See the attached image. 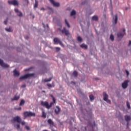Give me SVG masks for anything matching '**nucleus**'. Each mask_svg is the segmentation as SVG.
Returning <instances> with one entry per match:
<instances>
[{
  "label": "nucleus",
  "instance_id": "f257e3e1",
  "mask_svg": "<svg viewBox=\"0 0 131 131\" xmlns=\"http://www.w3.org/2000/svg\"><path fill=\"white\" fill-rule=\"evenodd\" d=\"M50 96L51 97V98H52L53 102H50V104H49V102L47 101H45V102L42 101L40 103L42 106H45V107L47 109H50V108L52 107V105H54V104L56 103V98H55L54 96H53V95L52 94H50Z\"/></svg>",
  "mask_w": 131,
  "mask_h": 131
},
{
  "label": "nucleus",
  "instance_id": "f03ea898",
  "mask_svg": "<svg viewBox=\"0 0 131 131\" xmlns=\"http://www.w3.org/2000/svg\"><path fill=\"white\" fill-rule=\"evenodd\" d=\"M23 114L25 118L35 116V113H32L31 112H25Z\"/></svg>",
  "mask_w": 131,
  "mask_h": 131
},
{
  "label": "nucleus",
  "instance_id": "7ed1b4c3",
  "mask_svg": "<svg viewBox=\"0 0 131 131\" xmlns=\"http://www.w3.org/2000/svg\"><path fill=\"white\" fill-rule=\"evenodd\" d=\"M34 76V74H25L24 76H20L19 78L20 80H24L27 78H29L30 77H31L32 76Z\"/></svg>",
  "mask_w": 131,
  "mask_h": 131
},
{
  "label": "nucleus",
  "instance_id": "20e7f679",
  "mask_svg": "<svg viewBox=\"0 0 131 131\" xmlns=\"http://www.w3.org/2000/svg\"><path fill=\"white\" fill-rule=\"evenodd\" d=\"M12 122H17L18 123H20L21 122V118L19 116H15L12 120Z\"/></svg>",
  "mask_w": 131,
  "mask_h": 131
},
{
  "label": "nucleus",
  "instance_id": "39448f33",
  "mask_svg": "<svg viewBox=\"0 0 131 131\" xmlns=\"http://www.w3.org/2000/svg\"><path fill=\"white\" fill-rule=\"evenodd\" d=\"M103 100L107 102L108 103L110 104L111 103V101L107 99V98H108L107 94H106L105 92H103Z\"/></svg>",
  "mask_w": 131,
  "mask_h": 131
},
{
  "label": "nucleus",
  "instance_id": "423d86ee",
  "mask_svg": "<svg viewBox=\"0 0 131 131\" xmlns=\"http://www.w3.org/2000/svg\"><path fill=\"white\" fill-rule=\"evenodd\" d=\"M53 41H54V42L55 43H59V45L62 47H64V45H63V43H62L61 41L59 39V38H55L53 39Z\"/></svg>",
  "mask_w": 131,
  "mask_h": 131
},
{
  "label": "nucleus",
  "instance_id": "0eeeda50",
  "mask_svg": "<svg viewBox=\"0 0 131 131\" xmlns=\"http://www.w3.org/2000/svg\"><path fill=\"white\" fill-rule=\"evenodd\" d=\"M9 5H13V6H18V2L17 0H11L8 1Z\"/></svg>",
  "mask_w": 131,
  "mask_h": 131
},
{
  "label": "nucleus",
  "instance_id": "6e6552de",
  "mask_svg": "<svg viewBox=\"0 0 131 131\" xmlns=\"http://www.w3.org/2000/svg\"><path fill=\"white\" fill-rule=\"evenodd\" d=\"M0 65H1V66H2L3 68H8L9 67V65L5 63L4 62V61L1 59H0Z\"/></svg>",
  "mask_w": 131,
  "mask_h": 131
},
{
  "label": "nucleus",
  "instance_id": "1a4fd4ad",
  "mask_svg": "<svg viewBox=\"0 0 131 131\" xmlns=\"http://www.w3.org/2000/svg\"><path fill=\"white\" fill-rule=\"evenodd\" d=\"M51 4H52L54 7H59L60 6V4L57 2H55L54 0H49Z\"/></svg>",
  "mask_w": 131,
  "mask_h": 131
},
{
  "label": "nucleus",
  "instance_id": "9d476101",
  "mask_svg": "<svg viewBox=\"0 0 131 131\" xmlns=\"http://www.w3.org/2000/svg\"><path fill=\"white\" fill-rule=\"evenodd\" d=\"M14 11L15 12V13H17V16H18V17H22V16H23V14L22 13V12H21V11H19V10H18V9L16 8L14 9Z\"/></svg>",
  "mask_w": 131,
  "mask_h": 131
},
{
  "label": "nucleus",
  "instance_id": "9b49d317",
  "mask_svg": "<svg viewBox=\"0 0 131 131\" xmlns=\"http://www.w3.org/2000/svg\"><path fill=\"white\" fill-rule=\"evenodd\" d=\"M118 20V16L116 14L115 17L113 18V23L114 24H117V21Z\"/></svg>",
  "mask_w": 131,
  "mask_h": 131
},
{
  "label": "nucleus",
  "instance_id": "f8f14e48",
  "mask_svg": "<svg viewBox=\"0 0 131 131\" xmlns=\"http://www.w3.org/2000/svg\"><path fill=\"white\" fill-rule=\"evenodd\" d=\"M60 112H61V108H60L59 106H56L55 109V114L59 115Z\"/></svg>",
  "mask_w": 131,
  "mask_h": 131
},
{
  "label": "nucleus",
  "instance_id": "ddd939ff",
  "mask_svg": "<svg viewBox=\"0 0 131 131\" xmlns=\"http://www.w3.org/2000/svg\"><path fill=\"white\" fill-rule=\"evenodd\" d=\"M128 85V80H125L124 81V82L122 83V88L123 89H126Z\"/></svg>",
  "mask_w": 131,
  "mask_h": 131
},
{
  "label": "nucleus",
  "instance_id": "4468645a",
  "mask_svg": "<svg viewBox=\"0 0 131 131\" xmlns=\"http://www.w3.org/2000/svg\"><path fill=\"white\" fill-rule=\"evenodd\" d=\"M13 76H14L15 77H17L19 76V73L16 70H14V71H13Z\"/></svg>",
  "mask_w": 131,
  "mask_h": 131
},
{
  "label": "nucleus",
  "instance_id": "2eb2a0df",
  "mask_svg": "<svg viewBox=\"0 0 131 131\" xmlns=\"http://www.w3.org/2000/svg\"><path fill=\"white\" fill-rule=\"evenodd\" d=\"M92 20H93V21H98L99 17L97 15H94L92 17Z\"/></svg>",
  "mask_w": 131,
  "mask_h": 131
},
{
  "label": "nucleus",
  "instance_id": "dca6fc26",
  "mask_svg": "<svg viewBox=\"0 0 131 131\" xmlns=\"http://www.w3.org/2000/svg\"><path fill=\"white\" fill-rule=\"evenodd\" d=\"M19 98H20V96H17L16 95H15V96L12 99V101H17L19 100Z\"/></svg>",
  "mask_w": 131,
  "mask_h": 131
},
{
  "label": "nucleus",
  "instance_id": "f3484780",
  "mask_svg": "<svg viewBox=\"0 0 131 131\" xmlns=\"http://www.w3.org/2000/svg\"><path fill=\"white\" fill-rule=\"evenodd\" d=\"M62 33H69V31L66 29V28H63V30L61 31Z\"/></svg>",
  "mask_w": 131,
  "mask_h": 131
},
{
  "label": "nucleus",
  "instance_id": "a211bd4d",
  "mask_svg": "<svg viewBox=\"0 0 131 131\" xmlns=\"http://www.w3.org/2000/svg\"><path fill=\"white\" fill-rule=\"evenodd\" d=\"M80 47L82 48H84L85 50H86L88 49V46L85 44L81 45Z\"/></svg>",
  "mask_w": 131,
  "mask_h": 131
},
{
  "label": "nucleus",
  "instance_id": "6ab92c4d",
  "mask_svg": "<svg viewBox=\"0 0 131 131\" xmlns=\"http://www.w3.org/2000/svg\"><path fill=\"white\" fill-rule=\"evenodd\" d=\"M125 119L126 121L128 122L130 120V116L126 115L125 116Z\"/></svg>",
  "mask_w": 131,
  "mask_h": 131
},
{
  "label": "nucleus",
  "instance_id": "aec40b11",
  "mask_svg": "<svg viewBox=\"0 0 131 131\" xmlns=\"http://www.w3.org/2000/svg\"><path fill=\"white\" fill-rule=\"evenodd\" d=\"M73 75L74 77H77L78 76V72L76 71H74V72H73Z\"/></svg>",
  "mask_w": 131,
  "mask_h": 131
},
{
  "label": "nucleus",
  "instance_id": "412c9836",
  "mask_svg": "<svg viewBox=\"0 0 131 131\" xmlns=\"http://www.w3.org/2000/svg\"><path fill=\"white\" fill-rule=\"evenodd\" d=\"M65 23L67 25V26L69 28H70V25H69V23H68V21H67V19H65Z\"/></svg>",
  "mask_w": 131,
  "mask_h": 131
},
{
  "label": "nucleus",
  "instance_id": "4be33fe9",
  "mask_svg": "<svg viewBox=\"0 0 131 131\" xmlns=\"http://www.w3.org/2000/svg\"><path fill=\"white\" fill-rule=\"evenodd\" d=\"M47 117V114L46 113H45L44 111L42 113V118H46Z\"/></svg>",
  "mask_w": 131,
  "mask_h": 131
},
{
  "label": "nucleus",
  "instance_id": "5701e85b",
  "mask_svg": "<svg viewBox=\"0 0 131 131\" xmlns=\"http://www.w3.org/2000/svg\"><path fill=\"white\" fill-rule=\"evenodd\" d=\"M74 15H76V11L73 10L71 13V16H74Z\"/></svg>",
  "mask_w": 131,
  "mask_h": 131
},
{
  "label": "nucleus",
  "instance_id": "b1692460",
  "mask_svg": "<svg viewBox=\"0 0 131 131\" xmlns=\"http://www.w3.org/2000/svg\"><path fill=\"white\" fill-rule=\"evenodd\" d=\"M124 34L123 33H118L117 36L119 38H122L123 36H124Z\"/></svg>",
  "mask_w": 131,
  "mask_h": 131
},
{
  "label": "nucleus",
  "instance_id": "393cba45",
  "mask_svg": "<svg viewBox=\"0 0 131 131\" xmlns=\"http://www.w3.org/2000/svg\"><path fill=\"white\" fill-rule=\"evenodd\" d=\"M90 99L91 101H93L95 99L94 96L92 95H91L90 96Z\"/></svg>",
  "mask_w": 131,
  "mask_h": 131
},
{
  "label": "nucleus",
  "instance_id": "a878e982",
  "mask_svg": "<svg viewBox=\"0 0 131 131\" xmlns=\"http://www.w3.org/2000/svg\"><path fill=\"white\" fill-rule=\"evenodd\" d=\"M48 124H52V125L54 124V123L53 122L52 120L51 119H48Z\"/></svg>",
  "mask_w": 131,
  "mask_h": 131
},
{
  "label": "nucleus",
  "instance_id": "bb28decb",
  "mask_svg": "<svg viewBox=\"0 0 131 131\" xmlns=\"http://www.w3.org/2000/svg\"><path fill=\"white\" fill-rule=\"evenodd\" d=\"M120 33H125V29H121Z\"/></svg>",
  "mask_w": 131,
  "mask_h": 131
},
{
  "label": "nucleus",
  "instance_id": "cd10ccee",
  "mask_svg": "<svg viewBox=\"0 0 131 131\" xmlns=\"http://www.w3.org/2000/svg\"><path fill=\"white\" fill-rule=\"evenodd\" d=\"M24 104H25V100H21V101H20V102L19 103V105L23 106V105H24Z\"/></svg>",
  "mask_w": 131,
  "mask_h": 131
},
{
  "label": "nucleus",
  "instance_id": "c85d7f7f",
  "mask_svg": "<svg viewBox=\"0 0 131 131\" xmlns=\"http://www.w3.org/2000/svg\"><path fill=\"white\" fill-rule=\"evenodd\" d=\"M38 6V2L35 1V5L34 6V8H37Z\"/></svg>",
  "mask_w": 131,
  "mask_h": 131
},
{
  "label": "nucleus",
  "instance_id": "c756f323",
  "mask_svg": "<svg viewBox=\"0 0 131 131\" xmlns=\"http://www.w3.org/2000/svg\"><path fill=\"white\" fill-rule=\"evenodd\" d=\"M78 41L81 42L82 41V38L80 36L77 37Z\"/></svg>",
  "mask_w": 131,
  "mask_h": 131
},
{
  "label": "nucleus",
  "instance_id": "7c9ffc66",
  "mask_svg": "<svg viewBox=\"0 0 131 131\" xmlns=\"http://www.w3.org/2000/svg\"><path fill=\"white\" fill-rule=\"evenodd\" d=\"M16 128L18 130H21V128H20V125L19 124H17L16 125Z\"/></svg>",
  "mask_w": 131,
  "mask_h": 131
},
{
  "label": "nucleus",
  "instance_id": "2f4dec72",
  "mask_svg": "<svg viewBox=\"0 0 131 131\" xmlns=\"http://www.w3.org/2000/svg\"><path fill=\"white\" fill-rule=\"evenodd\" d=\"M51 80H52V78H49V79H45L44 80V81H45V82H50V81H51Z\"/></svg>",
  "mask_w": 131,
  "mask_h": 131
},
{
  "label": "nucleus",
  "instance_id": "473e14b6",
  "mask_svg": "<svg viewBox=\"0 0 131 131\" xmlns=\"http://www.w3.org/2000/svg\"><path fill=\"white\" fill-rule=\"evenodd\" d=\"M110 39L111 40H114V36H113V34H111L110 36Z\"/></svg>",
  "mask_w": 131,
  "mask_h": 131
},
{
  "label": "nucleus",
  "instance_id": "72a5a7b5",
  "mask_svg": "<svg viewBox=\"0 0 131 131\" xmlns=\"http://www.w3.org/2000/svg\"><path fill=\"white\" fill-rule=\"evenodd\" d=\"M126 103H127V108H128V109H130V105H129V102H128V101H127Z\"/></svg>",
  "mask_w": 131,
  "mask_h": 131
},
{
  "label": "nucleus",
  "instance_id": "f704fd0d",
  "mask_svg": "<svg viewBox=\"0 0 131 131\" xmlns=\"http://www.w3.org/2000/svg\"><path fill=\"white\" fill-rule=\"evenodd\" d=\"M60 50H61V48H60L59 47L56 48V52H59Z\"/></svg>",
  "mask_w": 131,
  "mask_h": 131
},
{
  "label": "nucleus",
  "instance_id": "c9c22d12",
  "mask_svg": "<svg viewBox=\"0 0 131 131\" xmlns=\"http://www.w3.org/2000/svg\"><path fill=\"white\" fill-rule=\"evenodd\" d=\"M25 128H26V129H27L28 130H30V127L29 126L26 125Z\"/></svg>",
  "mask_w": 131,
  "mask_h": 131
},
{
  "label": "nucleus",
  "instance_id": "e433bc0d",
  "mask_svg": "<svg viewBox=\"0 0 131 131\" xmlns=\"http://www.w3.org/2000/svg\"><path fill=\"white\" fill-rule=\"evenodd\" d=\"M6 31H8V32H11V28L6 29Z\"/></svg>",
  "mask_w": 131,
  "mask_h": 131
},
{
  "label": "nucleus",
  "instance_id": "4c0bfd02",
  "mask_svg": "<svg viewBox=\"0 0 131 131\" xmlns=\"http://www.w3.org/2000/svg\"><path fill=\"white\" fill-rule=\"evenodd\" d=\"M30 16L33 18V19H34V15L32 14V13H30Z\"/></svg>",
  "mask_w": 131,
  "mask_h": 131
},
{
  "label": "nucleus",
  "instance_id": "58836bf2",
  "mask_svg": "<svg viewBox=\"0 0 131 131\" xmlns=\"http://www.w3.org/2000/svg\"><path fill=\"white\" fill-rule=\"evenodd\" d=\"M20 124H21L22 125H24L25 124V122L24 121H20Z\"/></svg>",
  "mask_w": 131,
  "mask_h": 131
},
{
  "label": "nucleus",
  "instance_id": "ea45409f",
  "mask_svg": "<svg viewBox=\"0 0 131 131\" xmlns=\"http://www.w3.org/2000/svg\"><path fill=\"white\" fill-rule=\"evenodd\" d=\"M47 86L49 88H52V85L51 84H47Z\"/></svg>",
  "mask_w": 131,
  "mask_h": 131
},
{
  "label": "nucleus",
  "instance_id": "a19ab883",
  "mask_svg": "<svg viewBox=\"0 0 131 131\" xmlns=\"http://www.w3.org/2000/svg\"><path fill=\"white\" fill-rule=\"evenodd\" d=\"M8 23V19H6L5 21H4V24L7 25V24Z\"/></svg>",
  "mask_w": 131,
  "mask_h": 131
},
{
  "label": "nucleus",
  "instance_id": "79ce46f5",
  "mask_svg": "<svg viewBox=\"0 0 131 131\" xmlns=\"http://www.w3.org/2000/svg\"><path fill=\"white\" fill-rule=\"evenodd\" d=\"M126 74H127V76H129V72H128L127 70L125 71Z\"/></svg>",
  "mask_w": 131,
  "mask_h": 131
},
{
  "label": "nucleus",
  "instance_id": "37998d69",
  "mask_svg": "<svg viewBox=\"0 0 131 131\" xmlns=\"http://www.w3.org/2000/svg\"><path fill=\"white\" fill-rule=\"evenodd\" d=\"M45 10H46V9H45V8H40L41 11H45Z\"/></svg>",
  "mask_w": 131,
  "mask_h": 131
},
{
  "label": "nucleus",
  "instance_id": "c03bdc74",
  "mask_svg": "<svg viewBox=\"0 0 131 131\" xmlns=\"http://www.w3.org/2000/svg\"><path fill=\"white\" fill-rule=\"evenodd\" d=\"M25 39H29V36H26Z\"/></svg>",
  "mask_w": 131,
  "mask_h": 131
},
{
  "label": "nucleus",
  "instance_id": "a18cd8bd",
  "mask_svg": "<svg viewBox=\"0 0 131 131\" xmlns=\"http://www.w3.org/2000/svg\"><path fill=\"white\" fill-rule=\"evenodd\" d=\"M131 45V40H129L128 46Z\"/></svg>",
  "mask_w": 131,
  "mask_h": 131
},
{
  "label": "nucleus",
  "instance_id": "49530a36",
  "mask_svg": "<svg viewBox=\"0 0 131 131\" xmlns=\"http://www.w3.org/2000/svg\"><path fill=\"white\" fill-rule=\"evenodd\" d=\"M69 33H65V35L66 36H69Z\"/></svg>",
  "mask_w": 131,
  "mask_h": 131
},
{
  "label": "nucleus",
  "instance_id": "de8ad7c7",
  "mask_svg": "<svg viewBox=\"0 0 131 131\" xmlns=\"http://www.w3.org/2000/svg\"><path fill=\"white\" fill-rule=\"evenodd\" d=\"M21 110V107H19V108H17V110Z\"/></svg>",
  "mask_w": 131,
  "mask_h": 131
},
{
  "label": "nucleus",
  "instance_id": "09e8293b",
  "mask_svg": "<svg viewBox=\"0 0 131 131\" xmlns=\"http://www.w3.org/2000/svg\"><path fill=\"white\" fill-rule=\"evenodd\" d=\"M25 86H26L25 85H23L22 86L23 88H25Z\"/></svg>",
  "mask_w": 131,
  "mask_h": 131
},
{
  "label": "nucleus",
  "instance_id": "8fccbe9b",
  "mask_svg": "<svg viewBox=\"0 0 131 131\" xmlns=\"http://www.w3.org/2000/svg\"><path fill=\"white\" fill-rule=\"evenodd\" d=\"M47 27L48 28H49V25H47Z\"/></svg>",
  "mask_w": 131,
  "mask_h": 131
},
{
  "label": "nucleus",
  "instance_id": "3c124183",
  "mask_svg": "<svg viewBox=\"0 0 131 131\" xmlns=\"http://www.w3.org/2000/svg\"><path fill=\"white\" fill-rule=\"evenodd\" d=\"M60 27H62V25H61V24H60Z\"/></svg>",
  "mask_w": 131,
  "mask_h": 131
},
{
  "label": "nucleus",
  "instance_id": "603ef678",
  "mask_svg": "<svg viewBox=\"0 0 131 131\" xmlns=\"http://www.w3.org/2000/svg\"><path fill=\"white\" fill-rule=\"evenodd\" d=\"M42 131H48L47 130H43Z\"/></svg>",
  "mask_w": 131,
  "mask_h": 131
},
{
  "label": "nucleus",
  "instance_id": "864d4df0",
  "mask_svg": "<svg viewBox=\"0 0 131 131\" xmlns=\"http://www.w3.org/2000/svg\"><path fill=\"white\" fill-rule=\"evenodd\" d=\"M59 31H61V29H59Z\"/></svg>",
  "mask_w": 131,
  "mask_h": 131
},
{
  "label": "nucleus",
  "instance_id": "5fc2aeb1",
  "mask_svg": "<svg viewBox=\"0 0 131 131\" xmlns=\"http://www.w3.org/2000/svg\"><path fill=\"white\" fill-rule=\"evenodd\" d=\"M95 80H98V78H95Z\"/></svg>",
  "mask_w": 131,
  "mask_h": 131
},
{
  "label": "nucleus",
  "instance_id": "6e6d98bb",
  "mask_svg": "<svg viewBox=\"0 0 131 131\" xmlns=\"http://www.w3.org/2000/svg\"><path fill=\"white\" fill-rule=\"evenodd\" d=\"M43 26H44V27H45V24H43Z\"/></svg>",
  "mask_w": 131,
  "mask_h": 131
},
{
  "label": "nucleus",
  "instance_id": "4d7b16f0",
  "mask_svg": "<svg viewBox=\"0 0 131 131\" xmlns=\"http://www.w3.org/2000/svg\"><path fill=\"white\" fill-rule=\"evenodd\" d=\"M82 5H83V4H84V3H82Z\"/></svg>",
  "mask_w": 131,
  "mask_h": 131
},
{
  "label": "nucleus",
  "instance_id": "13d9d810",
  "mask_svg": "<svg viewBox=\"0 0 131 131\" xmlns=\"http://www.w3.org/2000/svg\"><path fill=\"white\" fill-rule=\"evenodd\" d=\"M43 92H45V91H43Z\"/></svg>",
  "mask_w": 131,
  "mask_h": 131
},
{
  "label": "nucleus",
  "instance_id": "bf43d9fd",
  "mask_svg": "<svg viewBox=\"0 0 131 131\" xmlns=\"http://www.w3.org/2000/svg\"><path fill=\"white\" fill-rule=\"evenodd\" d=\"M78 131H79V130H78Z\"/></svg>",
  "mask_w": 131,
  "mask_h": 131
}]
</instances>
